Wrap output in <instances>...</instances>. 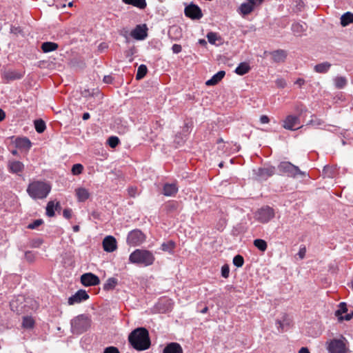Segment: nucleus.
<instances>
[{
    "label": "nucleus",
    "instance_id": "f257e3e1",
    "mask_svg": "<svg viewBox=\"0 0 353 353\" xmlns=\"http://www.w3.org/2000/svg\"><path fill=\"white\" fill-rule=\"evenodd\" d=\"M132 346L137 350H145L149 348L150 341L149 333L144 327H139L133 330L128 336Z\"/></svg>",
    "mask_w": 353,
    "mask_h": 353
},
{
    "label": "nucleus",
    "instance_id": "f03ea898",
    "mask_svg": "<svg viewBox=\"0 0 353 353\" xmlns=\"http://www.w3.org/2000/svg\"><path fill=\"white\" fill-rule=\"evenodd\" d=\"M51 190V186L48 183L34 181L30 183L27 188V192L33 199H43L47 197Z\"/></svg>",
    "mask_w": 353,
    "mask_h": 353
},
{
    "label": "nucleus",
    "instance_id": "7ed1b4c3",
    "mask_svg": "<svg viewBox=\"0 0 353 353\" xmlns=\"http://www.w3.org/2000/svg\"><path fill=\"white\" fill-rule=\"evenodd\" d=\"M153 254L146 250L137 249L129 256V261L132 263L149 266L153 264L154 261Z\"/></svg>",
    "mask_w": 353,
    "mask_h": 353
},
{
    "label": "nucleus",
    "instance_id": "20e7f679",
    "mask_svg": "<svg viewBox=\"0 0 353 353\" xmlns=\"http://www.w3.org/2000/svg\"><path fill=\"white\" fill-rule=\"evenodd\" d=\"M278 169L279 172L290 177L296 178L299 176L305 177L306 176L305 172L301 171L299 167L288 161L280 163L278 165Z\"/></svg>",
    "mask_w": 353,
    "mask_h": 353
},
{
    "label": "nucleus",
    "instance_id": "39448f33",
    "mask_svg": "<svg viewBox=\"0 0 353 353\" xmlns=\"http://www.w3.org/2000/svg\"><path fill=\"white\" fill-rule=\"evenodd\" d=\"M90 325V320L85 315H79L71 321L72 332L81 334L88 330Z\"/></svg>",
    "mask_w": 353,
    "mask_h": 353
},
{
    "label": "nucleus",
    "instance_id": "423d86ee",
    "mask_svg": "<svg viewBox=\"0 0 353 353\" xmlns=\"http://www.w3.org/2000/svg\"><path fill=\"white\" fill-rule=\"evenodd\" d=\"M327 349L330 353H345L347 350L345 339H334L327 343Z\"/></svg>",
    "mask_w": 353,
    "mask_h": 353
},
{
    "label": "nucleus",
    "instance_id": "0eeeda50",
    "mask_svg": "<svg viewBox=\"0 0 353 353\" xmlns=\"http://www.w3.org/2000/svg\"><path fill=\"white\" fill-rule=\"evenodd\" d=\"M274 216V211L269 206H265L259 209L254 214V218L263 223L269 222Z\"/></svg>",
    "mask_w": 353,
    "mask_h": 353
},
{
    "label": "nucleus",
    "instance_id": "6e6552de",
    "mask_svg": "<svg viewBox=\"0 0 353 353\" xmlns=\"http://www.w3.org/2000/svg\"><path fill=\"white\" fill-rule=\"evenodd\" d=\"M145 240V236L139 230H134L131 231L127 238V243L133 246L139 245Z\"/></svg>",
    "mask_w": 353,
    "mask_h": 353
},
{
    "label": "nucleus",
    "instance_id": "1a4fd4ad",
    "mask_svg": "<svg viewBox=\"0 0 353 353\" xmlns=\"http://www.w3.org/2000/svg\"><path fill=\"white\" fill-rule=\"evenodd\" d=\"M253 172L258 180H265L272 176L275 172V168L272 166L259 168L254 170Z\"/></svg>",
    "mask_w": 353,
    "mask_h": 353
},
{
    "label": "nucleus",
    "instance_id": "9d476101",
    "mask_svg": "<svg viewBox=\"0 0 353 353\" xmlns=\"http://www.w3.org/2000/svg\"><path fill=\"white\" fill-rule=\"evenodd\" d=\"M264 0H248L247 2L243 3L239 8V12L243 15L250 14L255 7L259 6Z\"/></svg>",
    "mask_w": 353,
    "mask_h": 353
},
{
    "label": "nucleus",
    "instance_id": "9b49d317",
    "mask_svg": "<svg viewBox=\"0 0 353 353\" xmlns=\"http://www.w3.org/2000/svg\"><path fill=\"white\" fill-rule=\"evenodd\" d=\"M299 118L294 115H288L283 121V127L290 130H295L299 128Z\"/></svg>",
    "mask_w": 353,
    "mask_h": 353
},
{
    "label": "nucleus",
    "instance_id": "f8f14e48",
    "mask_svg": "<svg viewBox=\"0 0 353 353\" xmlns=\"http://www.w3.org/2000/svg\"><path fill=\"white\" fill-rule=\"evenodd\" d=\"M81 281L85 286L97 285L100 283L99 277L92 273H85L82 274Z\"/></svg>",
    "mask_w": 353,
    "mask_h": 353
},
{
    "label": "nucleus",
    "instance_id": "ddd939ff",
    "mask_svg": "<svg viewBox=\"0 0 353 353\" xmlns=\"http://www.w3.org/2000/svg\"><path fill=\"white\" fill-rule=\"evenodd\" d=\"M147 27L145 25H138L131 32V36L137 40H143L147 37Z\"/></svg>",
    "mask_w": 353,
    "mask_h": 353
},
{
    "label": "nucleus",
    "instance_id": "4468645a",
    "mask_svg": "<svg viewBox=\"0 0 353 353\" xmlns=\"http://www.w3.org/2000/svg\"><path fill=\"white\" fill-rule=\"evenodd\" d=\"M89 296L87 292L85 290H80L68 299V304L74 305L79 303L83 301L87 300Z\"/></svg>",
    "mask_w": 353,
    "mask_h": 353
},
{
    "label": "nucleus",
    "instance_id": "2eb2a0df",
    "mask_svg": "<svg viewBox=\"0 0 353 353\" xmlns=\"http://www.w3.org/2000/svg\"><path fill=\"white\" fill-rule=\"evenodd\" d=\"M185 14L192 19H200L202 17L201 9L194 4H190L185 8Z\"/></svg>",
    "mask_w": 353,
    "mask_h": 353
},
{
    "label": "nucleus",
    "instance_id": "dca6fc26",
    "mask_svg": "<svg viewBox=\"0 0 353 353\" xmlns=\"http://www.w3.org/2000/svg\"><path fill=\"white\" fill-rule=\"evenodd\" d=\"M103 247L105 251L112 252L117 249L116 239L112 236H106L103 241Z\"/></svg>",
    "mask_w": 353,
    "mask_h": 353
},
{
    "label": "nucleus",
    "instance_id": "f3484780",
    "mask_svg": "<svg viewBox=\"0 0 353 353\" xmlns=\"http://www.w3.org/2000/svg\"><path fill=\"white\" fill-rule=\"evenodd\" d=\"M271 54L272 60L276 63L284 62L287 57V52L283 50L273 51Z\"/></svg>",
    "mask_w": 353,
    "mask_h": 353
},
{
    "label": "nucleus",
    "instance_id": "a211bd4d",
    "mask_svg": "<svg viewBox=\"0 0 353 353\" xmlns=\"http://www.w3.org/2000/svg\"><path fill=\"white\" fill-rule=\"evenodd\" d=\"M163 353H183V349L179 343H170L165 347Z\"/></svg>",
    "mask_w": 353,
    "mask_h": 353
},
{
    "label": "nucleus",
    "instance_id": "6ab92c4d",
    "mask_svg": "<svg viewBox=\"0 0 353 353\" xmlns=\"http://www.w3.org/2000/svg\"><path fill=\"white\" fill-rule=\"evenodd\" d=\"M8 168L10 172L19 173L23 171L24 165L19 161H10L8 163Z\"/></svg>",
    "mask_w": 353,
    "mask_h": 353
},
{
    "label": "nucleus",
    "instance_id": "aec40b11",
    "mask_svg": "<svg viewBox=\"0 0 353 353\" xmlns=\"http://www.w3.org/2000/svg\"><path fill=\"white\" fill-rule=\"evenodd\" d=\"M76 196L80 202H83L90 196V193L85 188H79L75 190Z\"/></svg>",
    "mask_w": 353,
    "mask_h": 353
},
{
    "label": "nucleus",
    "instance_id": "412c9836",
    "mask_svg": "<svg viewBox=\"0 0 353 353\" xmlns=\"http://www.w3.org/2000/svg\"><path fill=\"white\" fill-rule=\"evenodd\" d=\"M225 72L223 70L218 72L212 76V77L208 80L205 83L207 85H214L217 84L225 76Z\"/></svg>",
    "mask_w": 353,
    "mask_h": 353
},
{
    "label": "nucleus",
    "instance_id": "4be33fe9",
    "mask_svg": "<svg viewBox=\"0 0 353 353\" xmlns=\"http://www.w3.org/2000/svg\"><path fill=\"white\" fill-rule=\"evenodd\" d=\"M178 188L175 184H165L163 187V194L165 196H171L175 194Z\"/></svg>",
    "mask_w": 353,
    "mask_h": 353
},
{
    "label": "nucleus",
    "instance_id": "5701e85b",
    "mask_svg": "<svg viewBox=\"0 0 353 353\" xmlns=\"http://www.w3.org/2000/svg\"><path fill=\"white\" fill-rule=\"evenodd\" d=\"M250 70V65L248 63H241L235 69V72L239 75H243L248 73Z\"/></svg>",
    "mask_w": 353,
    "mask_h": 353
},
{
    "label": "nucleus",
    "instance_id": "b1692460",
    "mask_svg": "<svg viewBox=\"0 0 353 353\" xmlns=\"http://www.w3.org/2000/svg\"><path fill=\"white\" fill-rule=\"evenodd\" d=\"M207 38H208V41L211 44L219 45L220 43H221V37L218 35V34H216L215 32H211L208 33Z\"/></svg>",
    "mask_w": 353,
    "mask_h": 353
},
{
    "label": "nucleus",
    "instance_id": "393cba45",
    "mask_svg": "<svg viewBox=\"0 0 353 353\" xmlns=\"http://www.w3.org/2000/svg\"><path fill=\"white\" fill-rule=\"evenodd\" d=\"M292 30L295 35H301L305 31V24L301 23H294L292 26Z\"/></svg>",
    "mask_w": 353,
    "mask_h": 353
},
{
    "label": "nucleus",
    "instance_id": "a878e982",
    "mask_svg": "<svg viewBox=\"0 0 353 353\" xmlns=\"http://www.w3.org/2000/svg\"><path fill=\"white\" fill-rule=\"evenodd\" d=\"M330 66L331 64L330 63L323 62L316 65L314 66V70L318 73H325L329 70Z\"/></svg>",
    "mask_w": 353,
    "mask_h": 353
},
{
    "label": "nucleus",
    "instance_id": "bb28decb",
    "mask_svg": "<svg viewBox=\"0 0 353 353\" xmlns=\"http://www.w3.org/2000/svg\"><path fill=\"white\" fill-rule=\"evenodd\" d=\"M353 22V14L347 12L341 17V23L343 26H346Z\"/></svg>",
    "mask_w": 353,
    "mask_h": 353
},
{
    "label": "nucleus",
    "instance_id": "cd10ccee",
    "mask_svg": "<svg viewBox=\"0 0 353 353\" xmlns=\"http://www.w3.org/2000/svg\"><path fill=\"white\" fill-rule=\"evenodd\" d=\"M58 45L53 42H45L42 43L41 49L44 52H49L57 50Z\"/></svg>",
    "mask_w": 353,
    "mask_h": 353
},
{
    "label": "nucleus",
    "instance_id": "c85d7f7f",
    "mask_svg": "<svg viewBox=\"0 0 353 353\" xmlns=\"http://www.w3.org/2000/svg\"><path fill=\"white\" fill-rule=\"evenodd\" d=\"M59 205V203L57 202L56 204L54 203V201H50L48 203L46 206V214L50 216H54V209L57 206Z\"/></svg>",
    "mask_w": 353,
    "mask_h": 353
},
{
    "label": "nucleus",
    "instance_id": "c756f323",
    "mask_svg": "<svg viewBox=\"0 0 353 353\" xmlns=\"http://www.w3.org/2000/svg\"><path fill=\"white\" fill-rule=\"evenodd\" d=\"M347 312V305L345 302H341L339 305V309L335 312V316L338 317L340 321V317H344L342 314Z\"/></svg>",
    "mask_w": 353,
    "mask_h": 353
},
{
    "label": "nucleus",
    "instance_id": "7c9ffc66",
    "mask_svg": "<svg viewBox=\"0 0 353 353\" xmlns=\"http://www.w3.org/2000/svg\"><path fill=\"white\" fill-rule=\"evenodd\" d=\"M335 87L338 89L343 88L347 84V79L343 77H336L334 79Z\"/></svg>",
    "mask_w": 353,
    "mask_h": 353
},
{
    "label": "nucleus",
    "instance_id": "2f4dec72",
    "mask_svg": "<svg viewBox=\"0 0 353 353\" xmlns=\"http://www.w3.org/2000/svg\"><path fill=\"white\" fill-rule=\"evenodd\" d=\"M123 1L126 4H130L140 8H143L146 6L145 0H123Z\"/></svg>",
    "mask_w": 353,
    "mask_h": 353
},
{
    "label": "nucleus",
    "instance_id": "473e14b6",
    "mask_svg": "<svg viewBox=\"0 0 353 353\" xmlns=\"http://www.w3.org/2000/svg\"><path fill=\"white\" fill-rule=\"evenodd\" d=\"M117 284V280L115 278H110L104 284L103 288L105 290H112Z\"/></svg>",
    "mask_w": 353,
    "mask_h": 353
},
{
    "label": "nucleus",
    "instance_id": "72a5a7b5",
    "mask_svg": "<svg viewBox=\"0 0 353 353\" xmlns=\"http://www.w3.org/2000/svg\"><path fill=\"white\" fill-rule=\"evenodd\" d=\"M147 72H148V69H147L146 65H145L143 64L139 65V67L138 68V70H137V75H136L137 79L139 80V79H143L145 76Z\"/></svg>",
    "mask_w": 353,
    "mask_h": 353
},
{
    "label": "nucleus",
    "instance_id": "f704fd0d",
    "mask_svg": "<svg viewBox=\"0 0 353 353\" xmlns=\"http://www.w3.org/2000/svg\"><path fill=\"white\" fill-rule=\"evenodd\" d=\"M35 130L39 133H42L46 129V123L41 119L34 121Z\"/></svg>",
    "mask_w": 353,
    "mask_h": 353
},
{
    "label": "nucleus",
    "instance_id": "c9c22d12",
    "mask_svg": "<svg viewBox=\"0 0 353 353\" xmlns=\"http://www.w3.org/2000/svg\"><path fill=\"white\" fill-rule=\"evenodd\" d=\"M254 245L261 251L264 252L267 249V243L263 239H256Z\"/></svg>",
    "mask_w": 353,
    "mask_h": 353
},
{
    "label": "nucleus",
    "instance_id": "e433bc0d",
    "mask_svg": "<svg viewBox=\"0 0 353 353\" xmlns=\"http://www.w3.org/2000/svg\"><path fill=\"white\" fill-rule=\"evenodd\" d=\"M17 144L19 147L24 148L26 149H30L31 147V142L27 138L19 139L17 142Z\"/></svg>",
    "mask_w": 353,
    "mask_h": 353
},
{
    "label": "nucleus",
    "instance_id": "4c0bfd02",
    "mask_svg": "<svg viewBox=\"0 0 353 353\" xmlns=\"http://www.w3.org/2000/svg\"><path fill=\"white\" fill-rule=\"evenodd\" d=\"M34 324V321L32 317L25 316L23 320L22 325L24 328H32Z\"/></svg>",
    "mask_w": 353,
    "mask_h": 353
},
{
    "label": "nucleus",
    "instance_id": "58836bf2",
    "mask_svg": "<svg viewBox=\"0 0 353 353\" xmlns=\"http://www.w3.org/2000/svg\"><path fill=\"white\" fill-rule=\"evenodd\" d=\"M174 245H175L174 243L172 241H170L168 242L163 243L161 245V249L163 251L170 252L174 249Z\"/></svg>",
    "mask_w": 353,
    "mask_h": 353
},
{
    "label": "nucleus",
    "instance_id": "ea45409f",
    "mask_svg": "<svg viewBox=\"0 0 353 353\" xmlns=\"http://www.w3.org/2000/svg\"><path fill=\"white\" fill-rule=\"evenodd\" d=\"M83 170V166L80 163L74 164L72 168V173L74 175L80 174Z\"/></svg>",
    "mask_w": 353,
    "mask_h": 353
},
{
    "label": "nucleus",
    "instance_id": "a19ab883",
    "mask_svg": "<svg viewBox=\"0 0 353 353\" xmlns=\"http://www.w3.org/2000/svg\"><path fill=\"white\" fill-rule=\"evenodd\" d=\"M244 263V259L242 256L236 255L233 259V263L235 266L240 268L242 267Z\"/></svg>",
    "mask_w": 353,
    "mask_h": 353
},
{
    "label": "nucleus",
    "instance_id": "79ce46f5",
    "mask_svg": "<svg viewBox=\"0 0 353 353\" xmlns=\"http://www.w3.org/2000/svg\"><path fill=\"white\" fill-rule=\"evenodd\" d=\"M108 144L109 145L114 148H115L119 143V139L118 137H110L109 139H108Z\"/></svg>",
    "mask_w": 353,
    "mask_h": 353
},
{
    "label": "nucleus",
    "instance_id": "37998d69",
    "mask_svg": "<svg viewBox=\"0 0 353 353\" xmlns=\"http://www.w3.org/2000/svg\"><path fill=\"white\" fill-rule=\"evenodd\" d=\"M43 223L42 219H37L28 226L29 229H35Z\"/></svg>",
    "mask_w": 353,
    "mask_h": 353
},
{
    "label": "nucleus",
    "instance_id": "c03bdc74",
    "mask_svg": "<svg viewBox=\"0 0 353 353\" xmlns=\"http://www.w3.org/2000/svg\"><path fill=\"white\" fill-rule=\"evenodd\" d=\"M230 268L228 265H224L221 268V275L224 278H228L229 276Z\"/></svg>",
    "mask_w": 353,
    "mask_h": 353
},
{
    "label": "nucleus",
    "instance_id": "a18cd8bd",
    "mask_svg": "<svg viewBox=\"0 0 353 353\" xmlns=\"http://www.w3.org/2000/svg\"><path fill=\"white\" fill-rule=\"evenodd\" d=\"M181 46L179 44H174L172 48V52L175 54L179 53L181 51Z\"/></svg>",
    "mask_w": 353,
    "mask_h": 353
},
{
    "label": "nucleus",
    "instance_id": "49530a36",
    "mask_svg": "<svg viewBox=\"0 0 353 353\" xmlns=\"http://www.w3.org/2000/svg\"><path fill=\"white\" fill-rule=\"evenodd\" d=\"M276 84L279 88H284L286 85V82L283 79H278L276 81Z\"/></svg>",
    "mask_w": 353,
    "mask_h": 353
},
{
    "label": "nucleus",
    "instance_id": "de8ad7c7",
    "mask_svg": "<svg viewBox=\"0 0 353 353\" xmlns=\"http://www.w3.org/2000/svg\"><path fill=\"white\" fill-rule=\"evenodd\" d=\"M104 353H119V350H117V348H116L114 347H107L104 350Z\"/></svg>",
    "mask_w": 353,
    "mask_h": 353
},
{
    "label": "nucleus",
    "instance_id": "09e8293b",
    "mask_svg": "<svg viewBox=\"0 0 353 353\" xmlns=\"http://www.w3.org/2000/svg\"><path fill=\"white\" fill-rule=\"evenodd\" d=\"M353 319V311L350 313V314H347L346 315L344 316V317H340V321H350L351 319Z\"/></svg>",
    "mask_w": 353,
    "mask_h": 353
},
{
    "label": "nucleus",
    "instance_id": "8fccbe9b",
    "mask_svg": "<svg viewBox=\"0 0 353 353\" xmlns=\"http://www.w3.org/2000/svg\"><path fill=\"white\" fill-rule=\"evenodd\" d=\"M63 216L68 219L72 216V210L70 209H65L63 212Z\"/></svg>",
    "mask_w": 353,
    "mask_h": 353
},
{
    "label": "nucleus",
    "instance_id": "3c124183",
    "mask_svg": "<svg viewBox=\"0 0 353 353\" xmlns=\"http://www.w3.org/2000/svg\"><path fill=\"white\" fill-rule=\"evenodd\" d=\"M306 253V249L305 248H302L299 250V252L298 253V255L301 259H303Z\"/></svg>",
    "mask_w": 353,
    "mask_h": 353
},
{
    "label": "nucleus",
    "instance_id": "603ef678",
    "mask_svg": "<svg viewBox=\"0 0 353 353\" xmlns=\"http://www.w3.org/2000/svg\"><path fill=\"white\" fill-rule=\"evenodd\" d=\"M269 121V118L265 115H263L260 118V121L261 122V123H268Z\"/></svg>",
    "mask_w": 353,
    "mask_h": 353
},
{
    "label": "nucleus",
    "instance_id": "864d4df0",
    "mask_svg": "<svg viewBox=\"0 0 353 353\" xmlns=\"http://www.w3.org/2000/svg\"><path fill=\"white\" fill-rule=\"evenodd\" d=\"M103 81L105 83H110L112 81V77L111 76H105L103 78Z\"/></svg>",
    "mask_w": 353,
    "mask_h": 353
},
{
    "label": "nucleus",
    "instance_id": "5fc2aeb1",
    "mask_svg": "<svg viewBox=\"0 0 353 353\" xmlns=\"http://www.w3.org/2000/svg\"><path fill=\"white\" fill-rule=\"evenodd\" d=\"M305 83V81L303 79H298L296 82H295V84L298 85L299 86H301L303 85V84Z\"/></svg>",
    "mask_w": 353,
    "mask_h": 353
},
{
    "label": "nucleus",
    "instance_id": "6e6d98bb",
    "mask_svg": "<svg viewBox=\"0 0 353 353\" xmlns=\"http://www.w3.org/2000/svg\"><path fill=\"white\" fill-rule=\"evenodd\" d=\"M310 123L313 125H320L321 124V121L320 120H318V119L312 120L310 121Z\"/></svg>",
    "mask_w": 353,
    "mask_h": 353
},
{
    "label": "nucleus",
    "instance_id": "4d7b16f0",
    "mask_svg": "<svg viewBox=\"0 0 353 353\" xmlns=\"http://www.w3.org/2000/svg\"><path fill=\"white\" fill-rule=\"evenodd\" d=\"M277 323L279 324V327L281 328V330H283L285 325L288 324L287 323H282L281 321H277Z\"/></svg>",
    "mask_w": 353,
    "mask_h": 353
},
{
    "label": "nucleus",
    "instance_id": "13d9d810",
    "mask_svg": "<svg viewBox=\"0 0 353 353\" xmlns=\"http://www.w3.org/2000/svg\"><path fill=\"white\" fill-rule=\"evenodd\" d=\"M299 353H310V351L307 347H301L299 350Z\"/></svg>",
    "mask_w": 353,
    "mask_h": 353
},
{
    "label": "nucleus",
    "instance_id": "bf43d9fd",
    "mask_svg": "<svg viewBox=\"0 0 353 353\" xmlns=\"http://www.w3.org/2000/svg\"><path fill=\"white\" fill-rule=\"evenodd\" d=\"M136 188H131L129 190V193L132 196H134L136 195Z\"/></svg>",
    "mask_w": 353,
    "mask_h": 353
},
{
    "label": "nucleus",
    "instance_id": "052dcab7",
    "mask_svg": "<svg viewBox=\"0 0 353 353\" xmlns=\"http://www.w3.org/2000/svg\"><path fill=\"white\" fill-rule=\"evenodd\" d=\"M26 258L29 261H32V253L30 252H27L26 253Z\"/></svg>",
    "mask_w": 353,
    "mask_h": 353
},
{
    "label": "nucleus",
    "instance_id": "680f3d73",
    "mask_svg": "<svg viewBox=\"0 0 353 353\" xmlns=\"http://www.w3.org/2000/svg\"><path fill=\"white\" fill-rule=\"evenodd\" d=\"M5 118V112L0 109V121H1Z\"/></svg>",
    "mask_w": 353,
    "mask_h": 353
},
{
    "label": "nucleus",
    "instance_id": "e2e57ef3",
    "mask_svg": "<svg viewBox=\"0 0 353 353\" xmlns=\"http://www.w3.org/2000/svg\"><path fill=\"white\" fill-rule=\"evenodd\" d=\"M41 243H42V241H41V240H40V239H39V240H37V241H34V247H38V246H39Z\"/></svg>",
    "mask_w": 353,
    "mask_h": 353
},
{
    "label": "nucleus",
    "instance_id": "0e129e2a",
    "mask_svg": "<svg viewBox=\"0 0 353 353\" xmlns=\"http://www.w3.org/2000/svg\"><path fill=\"white\" fill-rule=\"evenodd\" d=\"M199 43L202 46H206L207 41L205 39H201L199 40Z\"/></svg>",
    "mask_w": 353,
    "mask_h": 353
},
{
    "label": "nucleus",
    "instance_id": "69168bd1",
    "mask_svg": "<svg viewBox=\"0 0 353 353\" xmlns=\"http://www.w3.org/2000/svg\"><path fill=\"white\" fill-rule=\"evenodd\" d=\"M90 118V114L89 113L86 112V113H84L83 115V120H87Z\"/></svg>",
    "mask_w": 353,
    "mask_h": 353
},
{
    "label": "nucleus",
    "instance_id": "338daca9",
    "mask_svg": "<svg viewBox=\"0 0 353 353\" xmlns=\"http://www.w3.org/2000/svg\"><path fill=\"white\" fill-rule=\"evenodd\" d=\"M73 231L74 232H77L79 231V225H74L73 226Z\"/></svg>",
    "mask_w": 353,
    "mask_h": 353
},
{
    "label": "nucleus",
    "instance_id": "774afa93",
    "mask_svg": "<svg viewBox=\"0 0 353 353\" xmlns=\"http://www.w3.org/2000/svg\"><path fill=\"white\" fill-rule=\"evenodd\" d=\"M106 48H107V46L105 43H101L100 46H99V48L100 49H105Z\"/></svg>",
    "mask_w": 353,
    "mask_h": 353
}]
</instances>
